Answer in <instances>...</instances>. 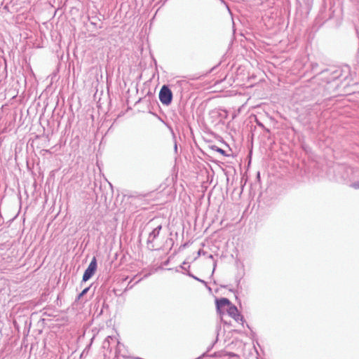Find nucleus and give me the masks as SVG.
Listing matches in <instances>:
<instances>
[{
    "label": "nucleus",
    "instance_id": "obj_1",
    "mask_svg": "<svg viewBox=\"0 0 359 359\" xmlns=\"http://www.w3.org/2000/svg\"><path fill=\"white\" fill-rule=\"evenodd\" d=\"M216 306H218L219 309H221L224 306H229L227 313L233 318L236 321L242 320V316L239 313L238 309L226 298H221L216 300Z\"/></svg>",
    "mask_w": 359,
    "mask_h": 359
},
{
    "label": "nucleus",
    "instance_id": "obj_2",
    "mask_svg": "<svg viewBox=\"0 0 359 359\" xmlns=\"http://www.w3.org/2000/svg\"><path fill=\"white\" fill-rule=\"evenodd\" d=\"M172 98V93L169 88L163 86L159 93V99L163 104H168Z\"/></svg>",
    "mask_w": 359,
    "mask_h": 359
},
{
    "label": "nucleus",
    "instance_id": "obj_3",
    "mask_svg": "<svg viewBox=\"0 0 359 359\" xmlns=\"http://www.w3.org/2000/svg\"><path fill=\"white\" fill-rule=\"evenodd\" d=\"M97 269V260L96 258L94 257L90 264L88 265V268L85 271L83 276V280L87 281L89 280L95 273V271Z\"/></svg>",
    "mask_w": 359,
    "mask_h": 359
},
{
    "label": "nucleus",
    "instance_id": "obj_4",
    "mask_svg": "<svg viewBox=\"0 0 359 359\" xmlns=\"http://www.w3.org/2000/svg\"><path fill=\"white\" fill-rule=\"evenodd\" d=\"M212 149L217 152H219V154H221L222 155L224 156H228L229 154H227L226 153V151L219 147H217V146H212Z\"/></svg>",
    "mask_w": 359,
    "mask_h": 359
},
{
    "label": "nucleus",
    "instance_id": "obj_5",
    "mask_svg": "<svg viewBox=\"0 0 359 359\" xmlns=\"http://www.w3.org/2000/svg\"><path fill=\"white\" fill-rule=\"evenodd\" d=\"M217 311L219 313L220 316H222L225 312H227V310L229 309V306H224L222 309H219L218 306H216Z\"/></svg>",
    "mask_w": 359,
    "mask_h": 359
},
{
    "label": "nucleus",
    "instance_id": "obj_6",
    "mask_svg": "<svg viewBox=\"0 0 359 359\" xmlns=\"http://www.w3.org/2000/svg\"><path fill=\"white\" fill-rule=\"evenodd\" d=\"M88 288H86V289H84V290L81 292V293L79 294V297L83 296L84 294H86V293L87 292V291H88Z\"/></svg>",
    "mask_w": 359,
    "mask_h": 359
}]
</instances>
